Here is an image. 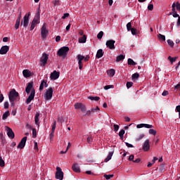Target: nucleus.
Returning a JSON list of instances; mask_svg holds the SVG:
<instances>
[{"instance_id":"37998d69","label":"nucleus","mask_w":180,"mask_h":180,"mask_svg":"<svg viewBox=\"0 0 180 180\" xmlns=\"http://www.w3.org/2000/svg\"><path fill=\"white\" fill-rule=\"evenodd\" d=\"M104 178H105L107 180H109L110 178H113V174H105Z\"/></svg>"},{"instance_id":"7ed1b4c3","label":"nucleus","mask_w":180,"mask_h":180,"mask_svg":"<svg viewBox=\"0 0 180 180\" xmlns=\"http://www.w3.org/2000/svg\"><path fill=\"white\" fill-rule=\"evenodd\" d=\"M68 51H70V48L68 46L61 47L58 51V56L59 57H63V58H65V57H67V53H68Z\"/></svg>"},{"instance_id":"c03bdc74","label":"nucleus","mask_w":180,"mask_h":180,"mask_svg":"<svg viewBox=\"0 0 180 180\" xmlns=\"http://www.w3.org/2000/svg\"><path fill=\"white\" fill-rule=\"evenodd\" d=\"M167 44H169V46H170V47H174V41L171 40V39H168L167 40Z\"/></svg>"},{"instance_id":"e2e57ef3","label":"nucleus","mask_w":180,"mask_h":180,"mask_svg":"<svg viewBox=\"0 0 180 180\" xmlns=\"http://www.w3.org/2000/svg\"><path fill=\"white\" fill-rule=\"evenodd\" d=\"M136 127H137V129H141V128L144 127V124H137Z\"/></svg>"},{"instance_id":"2f4dec72","label":"nucleus","mask_w":180,"mask_h":180,"mask_svg":"<svg viewBox=\"0 0 180 180\" xmlns=\"http://www.w3.org/2000/svg\"><path fill=\"white\" fill-rule=\"evenodd\" d=\"M108 75L109 77H113L115 75V70L114 69H110V70L108 71Z\"/></svg>"},{"instance_id":"423d86ee","label":"nucleus","mask_w":180,"mask_h":180,"mask_svg":"<svg viewBox=\"0 0 180 180\" xmlns=\"http://www.w3.org/2000/svg\"><path fill=\"white\" fill-rule=\"evenodd\" d=\"M47 60H49V55L46 53L42 54V56L40 59V65L41 67H45L46 64H47Z\"/></svg>"},{"instance_id":"aec40b11","label":"nucleus","mask_w":180,"mask_h":180,"mask_svg":"<svg viewBox=\"0 0 180 180\" xmlns=\"http://www.w3.org/2000/svg\"><path fill=\"white\" fill-rule=\"evenodd\" d=\"M39 117H40V113L39 112H36L35 117H34V122H35V124L37 126H38V127L40 126V122H39Z\"/></svg>"},{"instance_id":"9d476101","label":"nucleus","mask_w":180,"mask_h":180,"mask_svg":"<svg viewBox=\"0 0 180 180\" xmlns=\"http://www.w3.org/2000/svg\"><path fill=\"white\" fill-rule=\"evenodd\" d=\"M75 109H80L82 112H86V107L82 103H77L75 104Z\"/></svg>"},{"instance_id":"f8f14e48","label":"nucleus","mask_w":180,"mask_h":180,"mask_svg":"<svg viewBox=\"0 0 180 180\" xmlns=\"http://www.w3.org/2000/svg\"><path fill=\"white\" fill-rule=\"evenodd\" d=\"M5 130L7 132V135L9 139H15V133H13L12 129H11L9 127H6Z\"/></svg>"},{"instance_id":"ea45409f","label":"nucleus","mask_w":180,"mask_h":180,"mask_svg":"<svg viewBox=\"0 0 180 180\" xmlns=\"http://www.w3.org/2000/svg\"><path fill=\"white\" fill-rule=\"evenodd\" d=\"M86 141L89 144H91V143H92V141H94V139L92 138L91 136H90L87 137Z\"/></svg>"},{"instance_id":"864d4df0","label":"nucleus","mask_w":180,"mask_h":180,"mask_svg":"<svg viewBox=\"0 0 180 180\" xmlns=\"http://www.w3.org/2000/svg\"><path fill=\"white\" fill-rule=\"evenodd\" d=\"M113 127H114V130H115V131H119V129H120L119 125H117V124H114V125H113Z\"/></svg>"},{"instance_id":"c9c22d12","label":"nucleus","mask_w":180,"mask_h":180,"mask_svg":"<svg viewBox=\"0 0 180 180\" xmlns=\"http://www.w3.org/2000/svg\"><path fill=\"white\" fill-rule=\"evenodd\" d=\"M144 134H140L136 139V141H140L141 140H143V139H144Z\"/></svg>"},{"instance_id":"a878e982","label":"nucleus","mask_w":180,"mask_h":180,"mask_svg":"<svg viewBox=\"0 0 180 180\" xmlns=\"http://www.w3.org/2000/svg\"><path fill=\"white\" fill-rule=\"evenodd\" d=\"M102 57H103V49H98L97 51L96 58H102Z\"/></svg>"},{"instance_id":"4be33fe9","label":"nucleus","mask_w":180,"mask_h":180,"mask_svg":"<svg viewBox=\"0 0 180 180\" xmlns=\"http://www.w3.org/2000/svg\"><path fill=\"white\" fill-rule=\"evenodd\" d=\"M44 86H45V88H47V86H49V84H47V82H46L44 80H43L41 82V84L39 86V92H41V91H43V89H44Z\"/></svg>"},{"instance_id":"f3484780","label":"nucleus","mask_w":180,"mask_h":180,"mask_svg":"<svg viewBox=\"0 0 180 180\" xmlns=\"http://www.w3.org/2000/svg\"><path fill=\"white\" fill-rule=\"evenodd\" d=\"M143 151H148L150 150V140L146 139L144 141L143 146Z\"/></svg>"},{"instance_id":"f257e3e1","label":"nucleus","mask_w":180,"mask_h":180,"mask_svg":"<svg viewBox=\"0 0 180 180\" xmlns=\"http://www.w3.org/2000/svg\"><path fill=\"white\" fill-rule=\"evenodd\" d=\"M31 91V93H30ZM25 92L27 94V95L30 94L28 98L26 100L27 105H29L33 99H34V95L36 94V91H34V89H33V82H29L25 88Z\"/></svg>"},{"instance_id":"79ce46f5","label":"nucleus","mask_w":180,"mask_h":180,"mask_svg":"<svg viewBox=\"0 0 180 180\" xmlns=\"http://www.w3.org/2000/svg\"><path fill=\"white\" fill-rule=\"evenodd\" d=\"M133 28H131V22H128L127 24V30L128 32H130Z\"/></svg>"},{"instance_id":"5701e85b","label":"nucleus","mask_w":180,"mask_h":180,"mask_svg":"<svg viewBox=\"0 0 180 180\" xmlns=\"http://www.w3.org/2000/svg\"><path fill=\"white\" fill-rule=\"evenodd\" d=\"M22 75L25 78H29V77H32V72L29 71V70H24L22 71Z\"/></svg>"},{"instance_id":"6e6d98bb","label":"nucleus","mask_w":180,"mask_h":180,"mask_svg":"<svg viewBox=\"0 0 180 180\" xmlns=\"http://www.w3.org/2000/svg\"><path fill=\"white\" fill-rule=\"evenodd\" d=\"M125 144L128 148H133V147H134L133 145H131V143H129L127 142H126Z\"/></svg>"},{"instance_id":"c756f323","label":"nucleus","mask_w":180,"mask_h":180,"mask_svg":"<svg viewBox=\"0 0 180 180\" xmlns=\"http://www.w3.org/2000/svg\"><path fill=\"white\" fill-rule=\"evenodd\" d=\"M167 58L170 61L171 64H174V63H175V61H176V59L178 58V57L172 58L171 56H169Z\"/></svg>"},{"instance_id":"58836bf2","label":"nucleus","mask_w":180,"mask_h":180,"mask_svg":"<svg viewBox=\"0 0 180 180\" xmlns=\"http://www.w3.org/2000/svg\"><path fill=\"white\" fill-rule=\"evenodd\" d=\"M103 37V32L101 31L98 34H97V38L101 40Z\"/></svg>"},{"instance_id":"412c9836","label":"nucleus","mask_w":180,"mask_h":180,"mask_svg":"<svg viewBox=\"0 0 180 180\" xmlns=\"http://www.w3.org/2000/svg\"><path fill=\"white\" fill-rule=\"evenodd\" d=\"M172 12H175V11H180V4L179 3V2H177L176 4H175V3H173V4L172 5ZM175 8H176V9H175Z\"/></svg>"},{"instance_id":"20e7f679","label":"nucleus","mask_w":180,"mask_h":180,"mask_svg":"<svg viewBox=\"0 0 180 180\" xmlns=\"http://www.w3.org/2000/svg\"><path fill=\"white\" fill-rule=\"evenodd\" d=\"M45 101H50L53 98V87H49L44 94Z\"/></svg>"},{"instance_id":"6ab92c4d","label":"nucleus","mask_w":180,"mask_h":180,"mask_svg":"<svg viewBox=\"0 0 180 180\" xmlns=\"http://www.w3.org/2000/svg\"><path fill=\"white\" fill-rule=\"evenodd\" d=\"M169 15H172L173 18H178L176 25L177 27H179L180 25V16L176 13V11H173L169 13Z\"/></svg>"},{"instance_id":"7c9ffc66","label":"nucleus","mask_w":180,"mask_h":180,"mask_svg":"<svg viewBox=\"0 0 180 180\" xmlns=\"http://www.w3.org/2000/svg\"><path fill=\"white\" fill-rule=\"evenodd\" d=\"M88 99H90V101H98L101 99L98 96H89Z\"/></svg>"},{"instance_id":"ddd939ff","label":"nucleus","mask_w":180,"mask_h":180,"mask_svg":"<svg viewBox=\"0 0 180 180\" xmlns=\"http://www.w3.org/2000/svg\"><path fill=\"white\" fill-rule=\"evenodd\" d=\"M77 60H78V65H79V69L82 70V67H84V65L82 64V60L85 58V56L79 54L77 56Z\"/></svg>"},{"instance_id":"0eeeda50","label":"nucleus","mask_w":180,"mask_h":180,"mask_svg":"<svg viewBox=\"0 0 180 180\" xmlns=\"http://www.w3.org/2000/svg\"><path fill=\"white\" fill-rule=\"evenodd\" d=\"M30 16V13L28 14H25L23 18V20L21 21V26L22 25L24 27H27L29 25V18Z\"/></svg>"},{"instance_id":"0e129e2a","label":"nucleus","mask_w":180,"mask_h":180,"mask_svg":"<svg viewBox=\"0 0 180 180\" xmlns=\"http://www.w3.org/2000/svg\"><path fill=\"white\" fill-rule=\"evenodd\" d=\"M134 155H131L129 158V161H133L134 162Z\"/></svg>"},{"instance_id":"4c0bfd02","label":"nucleus","mask_w":180,"mask_h":180,"mask_svg":"<svg viewBox=\"0 0 180 180\" xmlns=\"http://www.w3.org/2000/svg\"><path fill=\"white\" fill-rule=\"evenodd\" d=\"M57 126V122L56 120L53 121V124L52 125L51 131H56V127Z\"/></svg>"},{"instance_id":"cd10ccee","label":"nucleus","mask_w":180,"mask_h":180,"mask_svg":"<svg viewBox=\"0 0 180 180\" xmlns=\"http://www.w3.org/2000/svg\"><path fill=\"white\" fill-rule=\"evenodd\" d=\"M158 39L160 40V41H165V37L163 34H158Z\"/></svg>"},{"instance_id":"09e8293b","label":"nucleus","mask_w":180,"mask_h":180,"mask_svg":"<svg viewBox=\"0 0 180 180\" xmlns=\"http://www.w3.org/2000/svg\"><path fill=\"white\" fill-rule=\"evenodd\" d=\"M131 34H133V36H136V34H137V30H136L134 28H132L131 30Z\"/></svg>"},{"instance_id":"b1692460","label":"nucleus","mask_w":180,"mask_h":180,"mask_svg":"<svg viewBox=\"0 0 180 180\" xmlns=\"http://www.w3.org/2000/svg\"><path fill=\"white\" fill-rule=\"evenodd\" d=\"M115 153V151H111L109 152L107 158L105 159V162H108V161H110V160H112V157H113V153Z\"/></svg>"},{"instance_id":"8fccbe9b","label":"nucleus","mask_w":180,"mask_h":180,"mask_svg":"<svg viewBox=\"0 0 180 180\" xmlns=\"http://www.w3.org/2000/svg\"><path fill=\"white\" fill-rule=\"evenodd\" d=\"M112 88H113V85H107V86H104V89H105V91H108V89H112Z\"/></svg>"},{"instance_id":"72a5a7b5","label":"nucleus","mask_w":180,"mask_h":180,"mask_svg":"<svg viewBox=\"0 0 180 180\" xmlns=\"http://www.w3.org/2000/svg\"><path fill=\"white\" fill-rule=\"evenodd\" d=\"M124 58V55H120L117 57L116 58V62L119 63V61H122L123 60V59Z\"/></svg>"},{"instance_id":"603ef678","label":"nucleus","mask_w":180,"mask_h":180,"mask_svg":"<svg viewBox=\"0 0 180 180\" xmlns=\"http://www.w3.org/2000/svg\"><path fill=\"white\" fill-rule=\"evenodd\" d=\"M4 109H8L9 108V102L6 101L4 105Z\"/></svg>"},{"instance_id":"338daca9","label":"nucleus","mask_w":180,"mask_h":180,"mask_svg":"<svg viewBox=\"0 0 180 180\" xmlns=\"http://www.w3.org/2000/svg\"><path fill=\"white\" fill-rule=\"evenodd\" d=\"M60 40H61V37L58 35L56 37V41L58 42Z\"/></svg>"},{"instance_id":"69168bd1","label":"nucleus","mask_w":180,"mask_h":180,"mask_svg":"<svg viewBox=\"0 0 180 180\" xmlns=\"http://www.w3.org/2000/svg\"><path fill=\"white\" fill-rule=\"evenodd\" d=\"M34 27H36V24H34L33 22H32L31 27H30V30H33V29H34Z\"/></svg>"},{"instance_id":"6e6552de","label":"nucleus","mask_w":180,"mask_h":180,"mask_svg":"<svg viewBox=\"0 0 180 180\" xmlns=\"http://www.w3.org/2000/svg\"><path fill=\"white\" fill-rule=\"evenodd\" d=\"M116 41L113 39L108 40L105 43L106 46L110 49V50H115V44Z\"/></svg>"},{"instance_id":"39448f33","label":"nucleus","mask_w":180,"mask_h":180,"mask_svg":"<svg viewBox=\"0 0 180 180\" xmlns=\"http://www.w3.org/2000/svg\"><path fill=\"white\" fill-rule=\"evenodd\" d=\"M56 178L59 180H63L64 179V172H63L61 167H56Z\"/></svg>"},{"instance_id":"a18cd8bd","label":"nucleus","mask_w":180,"mask_h":180,"mask_svg":"<svg viewBox=\"0 0 180 180\" xmlns=\"http://www.w3.org/2000/svg\"><path fill=\"white\" fill-rule=\"evenodd\" d=\"M133 86V82H127V88L129 89Z\"/></svg>"},{"instance_id":"c85d7f7f","label":"nucleus","mask_w":180,"mask_h":180,"mask_svg":"<svg viewBox=\"0 0 180 180\" xmlns=\"http://www.w3.org/2000/svg\"><path fill=\"white\" fill-rule=\"evenodd\" d=\"M79 43H86V36L83 35L82 37L79 38Z\"/></svg>"},{"instance_id":"3c124183","label":"nucleus","mask_w":180,"mask_h":180,"mask_svg":"<svg viewBox=\"0 0 180 180\" xmlns=\"http://www.w3.org/2000/svg\"><path fill=\"white\" fill-rule=\"evenodd\" d=\"M143 127H146V129H153V125L148 124H144Z\"/></svg>"},{"instance_id":"2eb2a0df","label":"nucleus","mask_w":180,"mask_h":180,"mask_svg":"<svg viewBox=\"0 0 180 180\" xmlns=\"http://www.w3.org/2000/svg\"><path fill=\"white\" fill-rule=\"evenodd\" d=\"M32 23H34V25H39V23H40V12L37 13Z\"/></svg>"},{"instance_id":"13d9d810","label":"nucleus","mask_w":180,"mask_h":180,"mask_svg":"<svg viewBox=\"0 0 180 180\" xmlns=\"http://www.w3.org/2000/svg\"><path fill=\"white\" fill-rule=\"evenodd\" d=\"M4 99H5V97H4V94H0V103H2V102H4Z\"/></svg>"},{"instance_id":"49530a36","label":"nucleus","mask_w":180,"mask_h":180,"mask_svg":"<svg viewBox=\"0 0 180 180\" xmlns=\"http://www.w3.org/2000/svg\"><path fill=\"white\" fill-rule=\"evenodd\" d=\"M140 77V75L139 73H134L132 75V79H137Z\"/></svg>"},{"instance_id":"bf43d9fd","label":"nucleus","mask_w":180,"mask_h":180,"mask_svg":"<svg viewBox=\"0 0 180 180\" xmlns=\"http://www.w3.org/2000/svg\"><path fill=\"white\" fill-rule=\"evenodd\" d=\"M176 110L177 112H179V119H180V105H177V106L176 107Z\"/></svg>"},{"instance_id":"f03ea898","label":"nucleus","mask_w":180,"mask_h":180,"mask_svg":"<svg viewBox=\"0 0 180 180\" xmlns=\"http://www.w3.org/2000/svg\"><path fill=\"white\" fill-rule=\"evenodd\" d=\"M8 99L11 103V105L13 108L15 107V103L18 102L19 99V93L16 91L15 89H11L8 94Z\"/></svg>"},{"instance_id":"de8ad7c7","label":"nucleus","mask_w":180,"mask_h":180,"mask_svg":"<svg viewBox=\"0 0 180 180\" xmlns=\"http://www.w3.org/2000/svg\"><path fill=\"white\" fill-rule=\"evenodd\" d=\"M0 167H5V161L2 160V157L0 156Z\"/></svg>"},{"instance_id":"e433bc0d","label":"nucleus","mask_w":180,"mask_h":180,"mask_svg":"<svg viewBox=\"0 0 180 180\" xmlns=\"http://www.w3.org/2000/svg\"><path fill=\"white\" fill-rule=\"evenodd\" d=\"M36 137H37V131L34 128L32 129V138L36 139Z\"/></svg>"},{"instance_id":"9b49d317","label":"nucleus","mask_w":180,"mask_h":180,"mask_svg":"<svg viewBox=\"0 0 180 180\" xmlns=\"http://www.w3.org/2000/svg\"><path fill=\"white\" fill-rule=\"evenodd\" d=\"M47 33H49V31L47 30L46 24H44L41 28V37L46 39V37H47Z\"/></svg>"},{"instance_id":"473e14b6","label":"nucleus","mask_w":180,"mask_h":180,"mask_svg":"<svg viewBox=\"0 0 180 180\" xmlns=\"http://www.w3.org/2000/svg\"><path fill=\"white\" fill-rule=\"evenodd\" d=\"M9 116V111H6L3 114L2 119L3 120H6L8 119V117Z\"/></svg>"},{"instance_id":"5fc2aeb1","label":"nucleus","mask_w":180,"mask_h":180,"mask_svg":"<svg viewBox=\"0 0 180 180\" xmlns=\"http://www.w3.org/2000/svg\"><path fill=\"white\" fill-rule=\"evenodd\" d=\"M148 11H153V9H154V5H153V4H149V5L148 6Z\"/></svg>"},{"instance_id":"4d7b16f0","label":"nucleus","mask_w":180,"mask_h":180,"mask_svg":"<svg viewBox=\"0 0 180 180\" xmlns=\"http://www.w3.org/2000/svg\"><path fill=\"white\" fill-rule=\"evenodd\" d=\"M125 131L124 129H121L119 132V136H124Z\"/></svg>"},{"instance_id":"f704fd0d","label":"nucleus","mask_w":180,"mask_h":180,"mask_svg":"<svg viewBox=\"0 0 180 180\" xmlns=\"http://www.w3.org/2000/svg\"><path fill=\"white\" fill-rule=\"evenodd\" d=\"M128 64H129V65H136L137 63H136V62H134V60H133V59L129 58Z\"/></svg>"},{"instance_id":"bb28decb","label":"nucleus","mask_w":180,"mask_h":180,"mask_svg":"<svg viewBox=\"0 0 180 180\" xmlns=\"http://www.w3.org/2000/svg\"><path fill=\"white\" fill-rule=\"evenodd\" d=\"M19 26H20V17L18 18L15 25V29L18 30L19 29Z\"/></svg>"},{"instance_id":"1a4fd4ad","label":"nucleus","mask_w":180,"mask_h":180,"mask_svg":"<svg viewBox=\"0 0 180 180\" xmlns=\"http://www.w3.org/2000/svg\"><path fill=\"white\" fill-rule=\"evenodd\" d=\"M26 141H27V136L23 137L19 144L17 146V148H20V150L25 148V146H26Z\"/></svg>"},{"instance_id":"774afa93","label":"nucleus","mask_w":180,"mask_h":180,"mask_svg":"<svg viewBox=\"0 0 180 180\" xmlns=\"http://www.w3.org/2000/svg\"><path fill=\"white\" fill-rule=\"evenodd\" d=\"M162 95V96H167V95H168V91H164Z\"/></svg>"},{"instance_id":"680f3d73","label":"nucleus","mask_w":180,"mask_h":180,"mask_svg":"<svg viewBox=\"0 0 180 180\" xmlns=\"http://www.w3.org/2000/svg\"><path fill=\"white\" fill-rule=\"evenodd\" d=\"M68 16H70V13H64L62 19H65L66 18H68Z\"/></svg>"},{"instance_id":"a211bd4d","label":"nucleus","mask_w":180,"mask_h":180,"mask_svg":"<svg viewBox=\"0 0 180 180\" xmlns=\"http://www.w3.org/2000/svg\"><path fill=\"white\" fill-rule=\"evenodd\" d=\"M9 51V46H3L0 49V54L4 55L6 54Z\"/></svg>"},{"instance_id":"dca6fc26","label":"nucleus","mask_w":180,"mask_h":180,"mask_svg":"<svg viewBox=\"0 0 180 180\" xmlns=\"http://www.w3.org/2000/svg\"><path fill=\"white\" fill-rule=\"evenodd\" d=\"M59 77H60V73L56 70H54L52 73H51V76H50L51 79L56 80V79H58Z\"/></svg>"},{"instance_id":"4468645a","label":"nucleus","mask_w":180,"mask_h":180,"mask_svg":"<svg viewBox=\"0 0 180 180\" xmlns=\"http://www.w3.org/2000/svg\"><path fill=\"white\" fill-rule=\"evenodd\" d=\"M100 109L99 107L93 108L89 110L86 111V115H88V116L92 115V113H99Z\"/></svg>"},{"instance_id":"a19ab883","label":"nucleus","mask_w":180,"mask_h":180,"mask_svg":"<svg viewBox=\"0 0 180 180\" xmlns=\"http://www.w3.org/2000/svg\"><path fill=\"white\" fill-rule=\"evenodd\" d=\"M149 134H153V136H155V134H157V131H155V129H149Z\"/></svg>"},{"instance_id":"393cba45","label":"nucleus","mask_w":180,"mask_h":180,"mask_svg":"<svg viewBox=\"0 0 180 180\" xmlns=\"http://www.w3.org/2000/svg\"><path fill=\"white\" fill-rule=\"evenodd\" d=\"M72 168L75 172H81V169H79L78 164H74Z\"/></svg>"},{"instance_id":"052dcab7","label":"nucleus","mask_w":180,"mask_h":180,"mask_svg":"<svg viewBox=\"0 0 180 180\" xmlns=\"http://www.w3.org/2000/svg\"><path fill=\"white\" fill-rule=\"evenodd\" d=\"M174 89L180 91V82L174 86Z\"/></svg>"}]
</instances>
